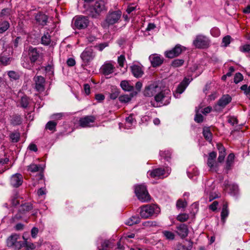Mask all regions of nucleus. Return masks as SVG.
Masks as SVG:
<instances>
[{"mask_svg": "<svg viewBox=\"0 0 250 250\" xmlns=\"http://www.w3.org/2000/svg\"><path fill=\"white\" fill-rule=\"evenodd\" d=\"M18 197L19 196L17 194H15L11 197L10 203L12 206L15 207L20 204V200L18 199Z\"/></svg>", "mask_w": 250, "mask_h": 250, "instance_id": "obj_45", "label": "nucleus"}, {"mask_svg": "<svg viewBox=\"0 0 250 250\" xmlns=\"http://www.w3.org/2000/svg\"><path fill=\"white\" fill-rule=\"evenodd\" d=\"M136 9V6H133V4H129L128 5L127 8H126V11L127 13V14H130L132 12H133L134 10H135Z\"/></svg>", "mask_w": 250, "mask_h": 250, "instance_id": "obj_61", "label": "nucleus"}, {"mask_svg": "<svg viewBox=\"0 0 250 250\" xmlns=\"http://www.w3.org/2000/svg\"><path fill=\"white\" fill-rule=\"evenodd\" d=\"M12 48H5L0 55V62L4 65L9 64L12 59Z\"/></svg>", "mask_w": 250, "mask_h": 250, "instance_id": "obj_8", "label": "nucleus"}, {"mask_svg": "<svg viewBox=\"0 0 250 250\" xmlns=\"http://www.w3.org/2000/svg\"><path fill=\"white\" fill-rule=\"evenodd\" d=\"M231 38L230 36L227 35L224 37L222 40V43L224 46H227L230 42Z\"/></svg>", "mask_w": 250, "mask_h": 250, "instance_id": "obj_51", "label": "nucleus"}, {"mask_svg": "<svg viewBox=\"0 0 250 250\" xmlns=\"http://www.w3.org/2000/svg\"><path fill=\"white\" fill-rule=\"evenodd\" d=\"M204 117L201 114H196L194 118V121L198 123H201L203 122Z\"/></svg>", "mask_w": 250, "mask_h": 250, "instance_id": "obj_54", "label": "nucleus"}, {"mask_svg": "<svg viewBox=\"0 0 250 250\" xmlns=\"http://www.w3.org/2000/svg\"><path fill=\"white\" fill-rule=\"evenodd\" d=\"M33 79L35 83V88L36 90L39 92H43L45 89L44 78L41 76H35Z\"/></svg>", "mask_w": 250, "mask_h": 250, "instance_id": "obj_14", "label": "nucleus"}, {"mask_svg": "<svg viewBox=\"0 0 250 250\" xmlns=\"http://www.w3.org/2000/svg\"><path fill=\"white\" fill-rule=\"evenodd\" d=\"M48 16L42 12H39L35 16L36 24L42 26L46 25L48 21Z\"/></svg>", "mask_w": 250, "mask_h": 250, "instance_id": "obj_16", "label": "nucleus"}, {"mask_svg": "<svg viewBox=\"0 0 250 250\" xmlns=\"http://www.w3.org/2000/svg\"><path fill=\"white\" fill-rule=\"evenodd\" d=\"M229 214V204L227 201H224L221 212V220L225 224Z\"/></svg>", "mask_w": 250, "mask_h": 250, "instance_id": "obj_20", "label": "nucleus"}, {"mask_svg": "<svg viewBox=\"0 0 250 250\" xmlns=\"http://www.w3.org/2000/svg\"><path fill=\"white\" fill-rule=\"evenodd\" d=\"M137 95V92L132 91L129 95L125 94L119 97V100L122 103H127L130 102L131 99Z\"/></svg>", "mask_w": 250, "mask_h": 250, "instance_id": "obj_26", "label": "nucleus"}, {"mask_svg": "<svg viewBox=\"0 0 250 250\" xmlns=\"http://www.w3.org/2000/svg\"><path fill=\"white\" fill-rule=\"evenodd\" d=\"M9 137L12 143H17L20 139V133L19 132H12Z\"/></svg>", "mask_w": 250, "mask_h": 250, "instance_id": "obj_38", "label": "nucleus"}, {"mask_svg": "<svg viewBox=\"0 0 250 250\" xmlns=\"http://www.w3.org/2000/svg\"><path fill=\"white\" fill-rule=\"evenodd\" d=\"M21 107L26 108L28 107L29 104V99L26 96H22L20 101Z\"/></svg>", "mask_w": 250, "mask_h": 250, "instance_id": "obj_37", "label": "nucleus"}, {"mask_svg": "<svg viewBox=\"0 0 250 250\" xmlns=\"http://www.w3.org/2000/svg\"><path fill=\"white\" fill-rule=\"evenodd\" d=\"M149 59L153 67H158L164 62V58L156 54L151 55L149 57Z\"/></svg>", "mask_w": 250, "mask_h": 250, "instance_id": "obj_17", "label": "nucleus"}, {"mask_svg": "<svg viewBox=\"0 0 250 250\" xmlns=\"http://www.w3.org/2000/svg\"><path fill=\"white\" fill-rule=\"evenodd\" d=\"M7 74L11 80H18L20 78V75L19 74L14 71H8Z\"/></svg>", "mask_w": 250, "mask_h": 250, "instance_id": "obj_47", "label": "nucleus"}, {"mask_svg": "<svg viewBox=\"0 0 250 250\" xmlns=\"http://www.w3.org/2000/svg\"><path fill=\"white\" fill-rule=\"evenodd\" d=\"M43 170V168L41 165H37L34 164H32L27 167V170L33 173L38 171L40 172Z\"/></svg>", "mask_w": 250, "mask_h": 250, "instance_id": "obj_32", "label": "nucleus"}, {"mask_svg": "<svg viewBox=\"0 0 250 250\" xmlns=\"http://www.w3.org/2000/svg\"><path fill=\"white\" fill-rule=\"evenodd\" d=\"M228 122L232 125H234L238 123V121L236 118L233 116H230L229 117Z\"/></svg>", "mask_w": 250, "mask_h": 250, "instance_id": "obj_53", "label": "nucleus"}, {"mask_svg": "<svg viewBox=\"0 0 250 250\" xmlns=\"http://www.w3.org/2000/svg\"><path fill=\"white\" fill-rule=\"evenodd\" d=\"M10 27V24L7 21L0 20V34L3 33Z\"/></svg>", "mask_w": 250, "mask_h": 250, "instance_id": "obj_31", "label": "nucleus"}, {"mask_svg": "<svg viewBox=\"0 0 250 250\" xmlns=\"http://www.w3.org/2000/svg\"><path fill=\"white\" fill-rule=\"evenodd\" d=\"M50 42V35H49L48 33H47L46 34H44L42 37L41 42L42 44L44 45H48L49 44Z\"/></svg>", "mask_w": 250, "mask_h": 250, "instance_id": "obj_40", "label": "nucleus"}, {"mask_svg": "<svg viewBox=\"0 0 250 250\" xmlns=\"http://www.w3.org/2000/svg\"><path fill=\"white\" fill-rule=\"evenodd\" d=\"M186 81L187 80H184L178 85L176 90L177 93L181 94L184 92L188 85Z\"/></svg>", "mask_w": 250, "mask_h": 250, "instance_id": "obj_35", "label": "nucleus"}, {"mask_svg": "<svg viewBox=\"0 0 250 250\" xmlns=\"http://www.w3.org/2000/svg\"><path fill=\"white\" fill-rule=\"evenodd\" d=\"M160 155L161 157L168 161L171 158V153L169 150H161L160 152Z\"/></svg>", "mask_w": 250, "mask_h": 250, "instance_id": "obj_41", "label": "nucleus"}, {"mask_svg": "<svg viewBox=\"0 0 250 250\" xmlns=\"http://www.w3.org/2000/svg\"><path fill=\"white\" fill-rule=\"evenodd\" d=\"M225 189L232 195H236L238 191V187L234 184H229V182H225Z\"/></svg>", "mask_w": 250, "mask_h": 250, "instance_id": "obj_24", "label": "nucleus"}, {"mask_svg": "<svg viewBox=\"0 0 250 250\" xmlns=\"http://www.w3.org/2000/svg\"><path fill=\"white\" fill-rule=\"evenodd\" d=\"M163 233L165 237L168 240H173L175 238V235L174 234L170 231L168 230H165L163 231Z\"/></svg>", "mask_w": 250, "mask_h": 250, "instance_id": "obj_46", "label": "nucleus"}, {"mask_svg": "<svg viewBox=\"0 0 250 250\" xmlns=\"http://www.w3.org/2000/svg\"><path fill=\"white\" fill-rule=\"evenodd\" d=\"M24 239L23 236L21 237L19 234L13 233L7 238V246L14 250H20L23 248L25 244Z\"/></svg>", "mask_w": 250, "mask_h": 250, "instance_id": "obj_3", "label": "nucleus"}, {"mask_svg": "<svg viewBox=\"0 0 250 250\" xmlns=\"http://www.w3.org/2000/svg\"><path fill=\"white\" fill-rule=\"evenodd\" d=\"M57 123L54 121H50L47 123L45 125V129L46 130H49L52 132H54L56 131V126Z\"/></svg>", "mask_w": 250, "mask_h": 250, "instance_id": "obj_33", "label": "nucleus"}, {"mask_svg": "<svg viewBox=\"0 0 250 250\" xmlns=\"http://www.w3.org/2000/svg\"><path fill=\"white\" fill-rule=\"evenodd\" d=\"M178 234L182 238H186L188 234V229L187 225L185 224H181L176 227Z\"/></svg>", "mask_w": 250, "mask_h": 250, "instance_id": "obj_21", "label": "nucleus"}, {"mask_svg": "<svg viewBox=\"0 0 250 250\" xmlns=\"http://www.w3.org/2000/svg\"><path fill=\"white\" fill-rule=\"evenodd\" d=\"M166 96L165 95V93L163 91H161L159 92L158 94H156L155 96V101L156 102H161L162 103L163 100L165 98Z\"/></svg>", "mask_w": 250, "mask_h": 250, "instance_id": "obj_43", "label": "nucleus"}, {"mask_svg": "<svg viewBox=\"0 0 250 250\" xmlns=\"http://www.w3.org/2000/svg\"><path fill=\"white\" fill-rule=\"evenodd\" d=\"M63 116V114L61 113H56L54 114L52 116V118L56 120H59L62 119V117Z\"/></svg>", "mask_w": 250, "mask_h": 250, "instance_id": "obj_60", "label": "nucleus"}, {"mask_svg": "<svg viewBox=\"0 0 250 250\" xmlns=\"http://www.w3.org/2000/svg\"><path fill=\"white\" fill-rule=\"evenodd\" d=\"M185 61L183 59H175L172 61L171 66L173 68H177L182 66L184 63Z\"/></svg>", "mask_w": 250, "mask_h": 250, "instance_id": "obj_36", "label": "nucleus"}, {"mask_svg": "<svg viewBox=\"0 0 250 250\" xmlns=\"http://www.w3.org/2000/svg\"><path fill=\"white\" fill-rule=\"evenodd\" d=\"M233 165V163L230 162H228L227 161H226V166H225V169L226 172L227 173H228V171L231 169Z\"/></svg>", "mask_w": 250, "mask_h": 250, "instance_id": "obj_59", "label": "nucleus"}, {"mask_svg": "<svg viewBox=\"0 0 250 250\" xmlns=\"http://www.w3.org/2000/svg\"><path fill=\"white\" fill-rule=\"evenodd\" d=\"M43 58L44 54L41 48H28L22 54L21 63L24 68L31 69L35 62L42 63Z\"/></svg>", "mask_w": 250, "mask_h": 250, "instance_id": "obj_1", "label": "nucleus"}, {"mask_svg": "<svg viewBox=\"0 0 250 250\" xmlns=\"http://www.w3.org/2000/svg\"><path fill=\"white\" fill-rule=\"evenodd\" d=\"M140 222V218L138 215H134L130 217L125 222V224L128 226H132L138 224Z\"/></svg>", "mask_w": 250, "mask_h": 250, "instance_id": "obj_30", "label": "nucleus"}, {"mask_svg": "<svg viewBox=\"0 0 250 250\" xmlns=\"http://www.w3.org/2000/svg\"><path fill=\"white\" fill-rule=\"evenodd\" d=\"M33 208V205L31 203L26 202L24 204H22L21 205L19 209V211L20 213H21L22 214H24L32 209Z\"/></svg>", "mask_w": 250, "mask_h": 250, "instance_id": "obj_27", "label": "nucleus"}, {"mask_svg": "<svg viewBox=\"0 0 250 250\" xmlns=\"http://www.w3.org/2000/svg\"><path fill=\"white\" fill-rule=\"evenodd\" d=\"M189 218V216L186 213H182L178 215L177 217V220L181 222H185Z\"/></svg>", "mask_w": 250, "mask_h": 250, "instance_id": "obj_44", "label": "nucleus"}, {"mask_svg": "<svg viewBox=\"0 0 250 250\" xmlns=\"http://www.w3.org/2000/svg\"><path fill=\"white\" fill-rule=\"evenodd\" d=\"M125 61V57L124 55L120 56L118 58V62L121 67H123L124 62Z\"/></svg>", "mask_w": 250, "mask_h": 250, "instance_id": "obj_56", "label": "nucleus"}, {"mask_svg": "<svg viewBox=\"0 0 250 250\" xmlns=\"http://www.w3.org/2000/svg\"><path fill=\"white\" fill-rule=\"evenodd\" d=\"M243 76L240 73H237L234 77V82L235 83H238L243 80Z\"/></svg>", "mask_w": 250, "mask_h": 250, "instance_id": "obj_52", "label": "nucleus"}, {"mask_svg": "<svg viewBox=\"0 0 250 250\" xmlns=\"http://www.w3.org/2000/svg\"><path fill=\"white\" fill-rule=\"evenodd\" d=\"M122 15V12L120 10L109 13L106 16V21L108 24H114L117 22Z\"/></svg>", "mask_w": 250, "mask_h": 250, "instance_id": "obj_13", "label": "nucleus"}, {"mask_svg": "<svg viewBox=\"0 0 250 250\" xmlns=\"http://www.w3.org/2000/svg\"><path fill=\"white\" fill-rule=\"evenodd\" d=\"M11 13V9L8 8L3 9L0 13V17L2 18H5L10 16Z\"/></svg>", "mask_w": 250, "mask_h": 250, "instance_id": "obj_42", "label": "nucleus"}, {"mask_svg": "<svg viewBox=\"0 0 250 250\" xmlns=\"http://www.w3.org/2000/svg\"><path fill=\"white\" fill-rule=\"evenodd\" d=\"M95 56L96 53L91 48H85L81 55V58L83 63L82 65L87 66L89 65Z\"/></svg>", "mask_w": 250, "mask_h": 250, "instance_id": "obj_6", "label": "nucleus"}, {"mask_svg": "<svg viewBox=\"0 0 250 250\" xmlns=\"http://www.w3.org/2000/svg\"><path fill=\"white\" fill-rule=\"evenodd\" d=\"M115 67L110 63H105L100 68L101 72L105 76L109 75L114 72Z\"/></svg>", "mask_w": 250, "mask_h": 250, "instance_id": "obj_23", "label": "nucleus"}, {"mask_svg": "<svg viewBox=\"0 0 250 250\" xmlns=\"http://www.w3.org/2000/svg\"><path fill=\"white\" fill-rule=\"evenodd\" d=\"M21 118L20 115H14L13 116L11 123L14 125H19L21 123Z\"/></svg>", "mask_w": 250, "mask_h": 250, "instance_id": "obj_39", "label": "nucleus"}, {"mask_svg": "<svg viewBox=\"0 0 250 250\" xmlns=\"http://www.w3.org/2000/svg\"><path fill=\"white\" fill-rule=\"evenodd\" d=\"M216 146L218 150H219V153L226 152V149L222 144H217Z\"/></svg>", "mask_w": 250, "mask_h": 250, "instance_id": "obj_62", "label": "nucleus"}, {"mask_svg": "<svg viewBox=\"0 0 250 250\" xmlns=\"http://www.w3.org/2000/svg\"><path fill=\"white\" fill-rule=\"evenodd\" d=\"M160 211V209L154 205H147L141 208L140 216L142 218L146 219L149 217L157 216Z\"/></svg>", "mask_w": 250, "mask_h": 250, "instance_id": "obj_4", "label": "nucleus"}, {"mask_svg": "<svg viewBox=\"0 0 250 250\" xmlns=\"http://www.w3.org/2000/svg\"><path fill=\"white\" fill-rule=\"evenodd\" d=\"M24 241L25 244L23 248L25 250H33L35 249V247L33 243L27 242V240L25 239H24Z\"/></svg>", "mask_w": 250, "mask_h": 250, "instance_id": "obj_50", "label": "nucleus"}, {"mask_svg": "<svg viewBox=\"0 0 250 250\" xmlns=\"http://www.w3.org/2000/svg\"><path fill=\"white\" fill-rule=\"evenodd\" d=\"M187 206V202L185 200L179 199L176 203V207L178 208H185Z\"/></svg>", "mask_w": 250, "mask_h": 250, "instance_id": "obj_48", "label": "nucleus"}, {"mask_svg": "<svg viewBox=\"0 0 250 250\" xmlns=\"http://www.w3.org/2000/svg\"><path fill=\"white\" fill-rule=\"evenodd\" d=\"M23 182V178L21 174L16 173L12 176L10 179V184L15 188H18L21 186Z\"/></svg>", "mask_w": 250, "mask_h": 250, "instance_id": "obj_18", "label": "nucleus"}, {"mask_svg": "<svg viewBox=\"0 0 250 250\" xmlns=\"http://www.w3.org/2000/svg\"><path fill=\"white\" fill-rule=\"evenodd\" d=\"M203 134L205 139L207 141L209 142H211L212 141V135L209 127H204L203 128Z\"/></svg>", "mask_w": 250, "mask_h": 250, "instance_id": "obj_29", "label": "nucleus"}, {"mask_svg": "<svg viewBox=\"0 0 250 250\" xmlns=\"http://www.w3.org/2000/svg\"><path fill=\"white\" fill-rule=\"evenodd\" d=\"M183 51L182 48H172L169 50L165 52V56L169 59L178 56Z\"/></svg>", "mask_w": 250, "mask_h": 250, "instance_id": "obj_22", "label": "nucleus"}, {"mask_svg": "<svg viewBox=\"0 0 250 250\" xmlns=\"http://www.w3.org/2000/svg\"><path fill=\"white\" fill-rule=\"evenodd\" d=\"M132 75L136 78H140L144 74V71L141 66L138 65H133L130 66Z\"/></svg>", "mask_w": 250, "mask_h": 250, "instance_id": "obj_25", "label": "nucleus"}, {"mask_svg": "<svg viewBox=\"0 0 250 250\" xmlns=\"http://www.w3.org/2000/svg\"><path fill=\"white\" fill-rule=\"evenodd\" d=\"M135 193L138 199L143 202L149 201L150 199V195L145 185L136 186L135 188Z\"/></svg>", "mask_w": 250, "mask_h": 250, "instance_id": "obj_5", "label": "nucleus"}, {"mask_svg": "<svg viewBox=\"0 0 250 250\" xmlns=\"http://www.w3.org/2000/svg\"><path fill=\"white\" fill-rule=\"evenodd\" d=\"M226 155V152L219 153V156L217 159L218 162L220 163H222L224 160Z\"/></svg>", "mask_w": 250, "mask_h": 250, "instance_id": "obj_55", "label": "nucleus"}, {"mask_svg": "<svg viewBox=\"0 0 250 250\" xmlns=\"http://www.w3.org/2000/svg\"><path fill=\"white\" fill-rule=\"evenodd\" d=\"M119 91L117 89H113L111 91V93L110 94L109 97L112 100L116 99L119 95Z\"/></svg>", "mask_w": 250, "mask_h": 250, "instance_id": "obj_49", "label": "nucleus"}, {"mask_svg": "<svg viewBox=\"0 0 250 250\" xmlns=\"http://www.w3.org/2000/svg\"><path fill=\"white\" fill-rule=\"evenodd\" d=\"M112 246L110 241L105 240L101 244V246L98 248V249L99 250H110Z\"/></svg>", "mask_w": 250, "mask_h": 250, "instance_id": "obj_34", "label": "nucleus"}, {"mask_svg": "<svg viewBox=\"0 0 250 250\" xmlns=\"http://www.w3.org/2000/svg\"><path fill=\"white\" fill-rule=\"evenodd\" d=\"M95 99L98 102H101L104 99V96L102 94H97L95 95Z\"/></svg>", "mask_w": 250, "mask_h": 250, "instance_id": "obj_64", "label": "nucleus"}, {"mask_svg": "<svg viewBox=\"0 0 250 250\" xmlns=\"http://www.w3.org/2000/svg\"><path fill=\"white\" fill-rule=\"evenodd\" d=\"M218 205V202L216 201H215L211 205H209V208L211 210L214 211L216 210Z\"/></svg>", "mask_w": 250, "mask_h": 250, "instance_id": "obj_58", "label": "nucleus"}, {"mask_svg": "<svg viewBox=\"0 0 250 250\" xmlns=\"http://www.w3.org/2000/svg\"><path fill=\"white\" fill-rule=\"evenodd\" d=\"M210 41L206 36L199 35L196 36L193 42L195 47H208L210 45Z\"/></svg>", "mask_w": 250, "mask_h": 250, "instance_id": "obj_9", "label": "nucleus"}, {"mask_svg": "<svg viewBox=\"0 0 250 250\" xmlns=\"http://www.w3.org/2000/svg\"><path fill=\"white\" fill-rule=\"evenodd\" d=\"M96 120V118L94 116H85L79 119V125L83 128L90 127L93 126L91 124L94 123Z\"/></svg>", "mask_w": 250, "mask_h": 250, "instance_id": "obj_12", "label": "nucleus"}, {"mask_svg": "<svg viewBox=\"0 0 250 250\" xmlns=\"http://www.w3.org/2000/svg\"><path fill=\"white\" fill-rule=\"evenodd\" d=\"M120 86L124 91L132 92L134 89V86L130 84L129 81L126 80L121 81Z\"/></svg>", "mask_w": 250, "mask_h": 250, "instance_id": "obj_28", "label": "nucleus"}, {"mask_svg": "<svg viewBox=\"0 0 250 250\" xmlns=\"http://www.w3.org/2000/svg\"><path fill=\"white\" fill-rule=\"evenodd\" d=\"M66 63H67V64L69 66H73L75 65L76 64V62H75V60L73 59V58H69L67 62H66Z\"/></svg>", "mask_w": 250, "mask_h": 250, "instance_id": "obj_63", "label": "nucleus"}, {"mask_svg": "<svg viewBox=\"0 0 250 250\" xmlns=\"http://www.w3.org/2000/svg\"><path fill=\"white\" fill-rule=\"evenodd\" d=\"M231 100L232 98L229 94L223 95L215 105L214 108L215 110L218 111L223 109L231 102Z\"/></svg>", "mask_w": 250, "mask_h": 250, "instance_id": "obj_10", "label": "nucleus"}, {"mask_svg": "<svg viewBox=\"0 0 250 250\" xmlns=\"http://www.w3.org/2000/svg\"><path fill=\"white\" fill-rule=\"evenodd\" d=\"M241 89L244 91V93L246 95H248L250 93V86L248 87L247 84H244L241 87Z\"/></svg>", "mask_w": 250, "mask_h": 250, "instance_id": "obj_57", "label": "nucleus"}, {"mask_svg": "<svg viewBox=\"0 0 250 250\" xmlns=\"http://www.w3.org/2000/svg\"><path fill=\"white\" fill-rule=\"evenodd\" d=\"M89 21L87 17L79 16L74 19V25L78 29H84L88 25Z\"/></svg>", "mask_w": 250, "mask_h": 250, "instance_id": "obj_11", "label": "nucleus"}, {"mask_svg": "<svg viewBox=\"0 0 250 250\" xmlns=\"http://www.w3.org/2000/svg\"><path fill=\"white\" fill-rule=\"evenodd\" d=\"M217 153L215 151H212L208 153L207 160V165L209 167V171L217 172L219 170V163L216 161Z\"/></svg>", "mask_w": 250, "mask_h": 250, "instance_id": "obj_7", "label": "nucleus"}, {"mask_svg": "<svg viewBox=\"0 0 250 250\" xmlns=\"http://www.w3.org/2000/svg\"><path fill=\"white\" fill-rule=\"evenodd\" d=\"M83 6L88 15L93 18H98L102 12L106 11L103 0H84Z\"/></svg>", "mask_w": 250, "mask_h": 250, "instance_id": "obj_2", "label": "nucleus"}, {"mask_svg": "<svg viewBox=\"0 0 250 250\" xmlns=\"http://www.w3.org/2000/svg\"><path fill=\"white\" fill-rule=\"evenodd\" d=\"M166 171L164 168H157L152 170H149L147 172L149 176L155 179L163 178Z\"/></svg>", "mask_w": 250, "mask_h": 250, "instance_id": "obj_15", "label": "nucleus"}, {"mask_svg": "<svg viewBox=\"0 0 250 250\" xmlns=\"http://www.w3.org/2000/svg\"><path fill=\"white\" fill-rule=\"evenodd\" d=\"M160 87L157 85L151 84L146 86L144 91V95L146 97H152L156 94Z\"/></svg>", "mask_w": 250, "mask_h": 250, "instance_id": "obj_19", "label": "nucleus"}]
</instances>
